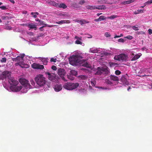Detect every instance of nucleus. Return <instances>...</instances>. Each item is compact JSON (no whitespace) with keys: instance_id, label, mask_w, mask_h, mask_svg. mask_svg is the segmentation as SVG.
<instances>
[{"instance_id":"nucleus-13","label":"nucleus","mask_w":152,"mask_h":152,"mask_svg":"<svg viewBox=\"0 0 152 152\" xmlns=\"http://www.w3.org/2000/svg\"><path fill=\"white\" fill-rule=\"evenodd\" d=\"M56 77V74L53 73H51V75L48 76V78L49 80H54Z\"/></svg>"},{"instance_id":"nucleus-42","label":"nucleus","mask_w":152,"mask_h":152,"mask_svg":"<svg viewBox=\"0 0 152 152\" xmlns=\"http://www.w3.org/2000/svg\"><path fill=\"white\" fill-rule=\"evenodd\" d=\"M152 3V0H151L150 1H147V2H145L144 3V4H146V5L148 4H151Z\"/></svg>"},{"instance_id":"nucleus-21","label":"nucleus","mask_w":152,"mask_h":152,"mask_svg":"<svg viewBox=\"0 0 152 152\" xmlns=\"http://www.w3.org/2000/svg\"><path fill=\"white\" fill-rule=\"evenodd\" d=\"M48 58H42L41 61L42 62L43 64L46 65L48 62Z\"/></svg>"},{"instance_id":"nucleus-40","label":"nucleus","mask_w":152,"mask_h":152,"mask_svg":"<svg viewBox=\"0 0 152 152\" xmlns=\"http://www.w3.org/2000/svg\"><path fill=\"white\" fill-rule=\"evenodd\" d=\"M125 38H127L129 39H132L133 38V37L132 36L129 35L126 37H125Z\"/></svg>"},{"instance_id":"nucleus-49","label":"nucleus","mask_w":152,"mask_h":152,"mask_svg":"<svg viewBox=\"0 0 152 152\" xmlns=\"http://www.w3.org/2000/svg\"><path fill=\"white\" fill-rule=\"evenodd\" d=\"M81 77L83 79H85L86 78V77L85 75H81Z\"/></svg>"},{"instance_id":"nucleus-16","label":"nucleus","mask_w":152,"mask_h":152,"mask_svg":"<svg viewBox=\"0 0 152 152\" xmlns=\"http://www.w3.org/2000/svg\"><path fill=\"white\" fill-rule=\"evenodd\" d=\"M110 78L111 80H113L114 81H118L119 80V79L118 77L111 75L110 76Z\"/></svg>"},{"instance_id":"nucleus-56","label":"nucleus","mask_w":152,"mask_h":152,"mask_svg":"<svg viewBox=\"0 0 152 152\" xmlns=\"http://www.w3.org/2000/svg\"><path fill=\"white\" fill-rule=\"evenodd\" d=\"M39 23H40V24H42V25H44V26H45V24L44 23V21H42V20H40Z\"/></svg>"},{"instance_id":"nucleus-38","label":"nucleus","mask_w":152,"mask_h":152,"mask_svg":"<svg viewBox=\"0 0 152 152\" xmlns=\"http://www.w3.org/2000/svg\"><path fill=\"white\" fill-rule=\"evenodd\" d=\"M104 35H105V37H110V36H111V35L108 32H106L105 33Z\"/></svg>"},{"instance_id":"nucleus-9","label":"nucleus","mask_w":152,"mask_h":152,"mask_svg":"<svg viewBox=\"0 0 152 152\" xmlns=\"http://www.w3.org/2000/svg\"><path fill=\"white\" fill-rule=\"evenodd\" d=\"M9 82L10 84L14 86H16L18 83V82L12 77H11L9 80Z\"/></svg>"},{"instance_id":"nucleus-24","label":"nucleus","mask_w":152,"mask_h":152,"mask_svg":"<svg viewBox=\"0 0 152 152\" xmlns=\"http://www.w3.org/2000/svg\"><path fill=\"white\" fill-rule=\"evenodd\" d=\"M78 22L81 25H83L84 24L88 23L89 22L85 20H82L80 21H79Z\"/></svg>"},{"instance_id":"nucleus-59","label":"nucleus","mask_w":152,"mask_h":152,"mask_svg":"<svg viewBox=\"0 0 152 152\" xmlns=\"http://www.w3.org/2000/svg\"><path fill=\"white\" fill-rule=\"evenodd\" d=\"M107 83L110 84H112V83L109 80H107Z\"/></svg>"},{"instance_id":"nucleus-14","label":"nucleus","mask_w":152,"mask_h":152,"mask_svg":"<svg viewBox=\"0 0 152 152\" xmlns=\"http://www.w3.org/2000/svg\"><path fill=\"white\" fill-rule=\"evenodd\" d=\"M25 56V55L24 54H21L20 56H18L16 57L17 59V62H20L21 61H23V57Z\"/></svg>"},{"instance_id":"nucleus-58","label":"nucleus","mask_w":152,"mask_h":152,"mask_svg":"<svg viewBox=\"0 0 152 152\" xmlns=\"http://www.w3.org/2000/svg\"><path fill=\"white\" fill-rule=\"evenodd\" d=\"M17 59L16 58H12V60L13 61H17Z\"/></svg>"},{"instance_id":"nucleus-8","label":"nucleus","mask_w":152,"mask_h":152,"mask_svg":"<svg viewBox=\"0 0 152 152\" xmlns=\"http://www.w3.org/2000/svg\"><path fill=\"white\" fill-rule=\"evenodd\" d=\"M57 73L62 80L65 81H67V80H66L64 77V76L66 75V72L64 69L60 68L58 69Z\"/></svg>"},{"instance_id":"nucleus-33","label":"nucleus","mask_w":152,"mask_h":152,"mask_svg":"<svg viewBox=\"0 0 152 152\" xmlns=\"http://www.w3.org/2000/svg\"><path fill=\"white\" fill-rule=\"evenodd\" d=\"M72 75H71V74H70L69 75H67V78L70 80H73V77H72Z\"/></svg>"},{"instance_id":"nucleus-26","label":"nucleus","mask_w":152,"mask_h":152,"mask_svg":"<svg viewBox=\"0 0 152 152\" xmlns=\"http://www.w3.org/2000/svg\"><path fill=\"white\" fill-rule=\"evenodd\" d=\"M82 61L83 62V60H82ZM82 64V66L87 68H90L91 66L87 62H86V63H84V64H83V63Z\"/></svg>"},{"instance_id":"nucleus-52","label":"nucleus","mask_w":152,"mask_h":152,"mask_svg":"<svg viewBox=\"0 0 152 152\" xmlns=\"http://www.w3.org/2000/svg\"><path fill=\"white\" fill-rule=\"evenodd\" d=\"M148 33L149 34H152V30L151 29H149L148 30Z\"/></svg>"},{"instance_id":"nucleus-36","label":"nucleus","mask_w":152,"mask_h":152,"mask_svg":"<svg viewBox=\"0 0 152 152\" xmlns=\"http://www.w3.org/2000/svg\"><path fill=\"white\" fill-rule=\"evenodd\" d=\"M57 61V59L56 58H51L50 60V61L51 62H56Z\"/></svg>"},{"instance_id":"nucleus-11","label":"nucleus","mask_w":152,"mask_h":152,"mask_svg":"<svg viewBox=\"0 0 152 152\" xmlns=\"http://www.w3.org/2000/svg\"><path fill=\"white\" fill-rule=\"evenodd\" d=\"M56 92H58L61 91L62 89L61 85V84H57L56 85L54 88Z\"/></svg>"},{"instance_id":"nucleus-17","label":"nucleus","mask_w":152,"mask_h":152,"mask_svg":"<svg viewBox=\"0 0 152 152\" xmlns=\"http://www.w3.org/2000/svg\"><path fill=\"white\" fill-rule=\"evenodd\" d=\"M100 4H112V3H109L107 2L106 0H98L97 1Z\"/></svg>"},{"instance_id":"nucleus-18","label":"nucleus","mask_w":152,"mask_h":152,"mask_svg":"<svg viewBox=\"0 0 152 152\" xmlns=\"http://www.w3.org/2000/svg\"><path fill=\"white\" fill-rule=\"evenodd\" d=\"M28 27L30 28V29H34L35 30L37 29L36 25L33 23L28 24Z\"/></svg>"},{"instance_id":"nucleus-53","label":"nucleus","mask_w":152,"mask_h":152,"mask_svg":"<svg viewBox=\"0 0 152 152\" xmlns=\"http://www.w3.org/2000/svg\"><path fill=\"white\" fill-rule=\"evenodd\" d=\"M45 73L46 74L48 75V76H50L51 74V73H50V72H45Z\"/></svg>"},{"instance_id":"nucleus-54","label":"nucleus","mask_w":152,"mask_h":152,"mask_svg":"<svg viewBox=\"0 0 152 152\" xmlns=\"http://www.w3.org/2000/svg\"><path fill=\"white\" fill-rule=\"evenodd\" d=\"M81 37L79 38L78 37H77V36H75V38L76 39H77V40H78V39L81 40Z\"/></svg>"},{"instance_id":"nucleus-51","label":"nucleus","mask_w":152,"mask_h":152,"mask_svg":"<svg viewBox=\"0 0 152 152\" xmlns=\"http://www.w3.org/2000/svg\"><path fill=\"white\" fill-rule=\"evenodd\" d=\"M22 26H28V24L27 23H24L22 24Z\"/></svg>"},{"instance_id":"nucleus-63","label":"nucleus","mask_w":152,"mask_h":152,"mask_svg":"<svg viewBox=\"0 0 152 152\" xmlns=\"http://www.w3.org/2000/svg\"><path fill=\"white\" fill-rule=\"evenodd\" d=\"M35 20L37 21H39V22L41 20H40L38 18L36 19Z\"/></svg>"},{"instance_id":"nucleus-61","label":"nucleus","mask_w":152,"mask_h":152,"mask_svg":"<svg viewBox=\"0 0 152 152\" xmlns=\"http://www.w3.org/2000/svg\"><path fill=\"white\" fill-rule=\"evenodd\" d=\"M9 0L13 4H14L15 2L14 1V0Z\"/></svg>"},{"instance_id":"nucleus-4","label":"nucleus","mask_w":152,"mask_h":152,"mask_svg":"<svg viewBox=\"0 0 152 152\" xmlns=\"http://www.w3.org/2000/svg\"><path fill=\"white\" fill-rule=\"evenodd\" d=\"M35 80L37 84L40 86H43L45 84V78L42 75H37L35 77Z\"/></svg>"},{"instance_id":"nucleus-44","label":"nucleus","mask_w":152,"mask_h":152,"mask_svg":"<svg viewBox=\"0 0 152 152\" xmlns=\"http://www.w3.org/2000/svg\"><path fill=\"white\" fill-rule=\"evenodd\" d=\"M75 43L76 44H82V43L80 41L78 40H77L76 41H75Z\"/></svg>"},{"instance_id":"nucleus-41","label":"nucleus","mask_w":152,"mask_h":152,"mask_svg":"<svg viewBox=\"0 0 152 152\" xmlns=\"http://www.w3.org/2000/svg\"><path fill=\"white\" fill-rule=\"evenodd\" d=\"M30 82H31V85L33 86H34L35 85V84L34 81L33 80H30Z\"/></svg>"},{"instance_id":"nucleus-45","label":"nucleus","mask_w":152,"mask_h":152,"mask_svg":"<svg viewBox=\"0 0 152 152\" xmlns=\"http://www.w3.org/2000/svg\"><path fill=\"white\" fill-rule=\"evenodd\" d=\"M51 69L54 70H56L57 69L56 67L54 65H53L52 66Z\"/></svg>"},{"instance_id":"nucleus-31","label":"nucleus","mask_w":152,"mask_h":152,"mask_svg":"<svg viewBox=\"0 0 152 152\" xmlns=\"http://www.w3.org/2000/svg\"><path fill=\"white\" fill-rule=\"evenodd\" d=\"M132 28L135 31H138L139 29L137 25L133 26L132 27Z\"/></svg>"},{"instance_id":"nucleus-64","label":"nucleus","mask_w":152,"mask_h":152,"mask_svg":"<svg viewBox=\"0 0 152 152\" xmlns=\"http://www.w3.org/2000/svg\"><path fill=\"white\" fill-rule=\"evenodd\" d=\"M34 18H37V15H36L35 14L34 15H33V16Z\"/></svg>"},{"instance_id":"nucleus-35","label":"nucleus","mask_w":152,"mask_h":152,"mask_svg":"<svg viewBox=\"0 0 152 152\" xmlns=\"http://www.w3.org/2000/svg\"><path fill=\"white\" fill-rule=\"evenodd\" d=\"M7 61L6 58L5 57L3 58H2L1 59V62H4L5 63Z\"/></svg>"},{"instance_id":"nucleus-46","label":"nucleus","mask_w":152,"mask_h":152,"mask_svg":"<svg viewBox=\"0 0 152 152\" xmlns=\"http://www.w3.org/2000/svg\"><path fill=\"white\" fill-rule=\"evenodd\" d=\"M118 41L120 42H124V40L123 39L121 38L118 39Z\"/></svg>"},{"instance_id":"nucleus-5","label":"nucleus","mask_w":152,"mask_h":152,"mask_svg":"<svg viewBox=\"0 0 152 152\" xmlns=\"http://www.w3.org/2000/svg\"><path fill=\"white\" fill-rule=\"evenodd\" d=\"M108 67L106 68L103 67H98L97 69V71L95 73L96 75H101L103 72L105 74L107 75L109 73V70H108Z\"/></svg>"},{"instance_id":"nucleus-27","label":"nucleus","mask_w":152,"mask_h":152,"mask_svg":"<svg viewBox=\"0 0 152 152\" xmlns=\"http://www.w3.org/2000/svg\"><path fill=\"white\" fill-rule=\"evenodd\" d=\"M70 74L72 75L75 76L77 74V72L76 71L74 70H72L70 71Z\"/></svg>"},{"instance_id":"nucleus-29","label":"nucleus","mask_w":152,"mask_h":152,"mask_svg":"<svg viewBox=\"0 0 152 152\" xmlns=\"http://www.w3.org/2000/svg\"><path fill=\"white\" fill-rule=\"evenodd\" d=\"M58 6L60 8H62L64 9H65L67 7V6L65 4L63 3L60 4L59 5H58Z\"/></svg>"},{"instance_id":"nucleus-2","label":"nucleus","mask_w":152,"mask_h":152,"mask_svg":"<svg viewBox=\"0 0 152 152\" xmlns=\"http://www.w3.org/2000/svg\"><path fill=\"white\" fill-rule=\"evenodd\" d=\"M82 57L80 55H73L69 58V63L73 66H77L83 64Z\"/></svg>"},{"instance_id":"nucleus-6","label":"nucleus","mask_w":152,"mask_h":152,"mask_svg":"<svg viewBox=\"0 0 152 152\" xmlns=\"http://www.w3.org/2000/svg\"><path fill=\"white\" fill-rule=\"evenodd\" d=\"M11 72L8 71H4L0 75V79L3 80L6 78H8L9 80L11 78Z\"/></svg>"},{"instance_id":"nucleus-60","label":"nucleus","mask_w":152,"mask_h":152,"mask_svg":"<svg viewBox=\"0 0 152 152\" xmlns=\"http://www.w3.org/2000/svg\"><path fill=\"white\" fill-rule=\"evenodd\" d=\"M20 62H18L16 63L15 64V65L16 66H18V65H19L20 66Z\"/></svg>"},{"instance_id":"nucleus-19","label":"nucleus","mask_w":152,"mask_h":152,"mask_svg":"<svg viewBox=\"0 0 152 152\" xmlns=\"http://www.w3.org/2000/svg\"><path fill=\"white\" fill-rule=\"evenodd\" d=\"M106 18L104 16H100L98 19H95L94 21L96 22L100 21L102 20H104L106 19Z\"/></svg>"},{"instance_id":"nucleus-25","label":"nucleus","mask_w":152,"mask_h":152,"mask_svg":"<svg viewBox=\"0 0 152 152\" xmlns=\"http://www.w3.org/2000/svg\"><path fill=\"white\" fill-rule=\"evenodd\" d=\"M89 52L93 53H98V50L97 49H94L93 48H91L90 49Z\"/></svg>"},{"instance_id":"nucleus-22","label":"nucleus","mask_w":152,"mask_h":152,"mask_svg":"<svg viewBox=\"0 0 152 152\" xmlns=\"http://www.w3.org/2000/svg\"><path fill=\"white\" fill-rule=\"evenodd\" d=\"M87 9L88 10H94L96 9V7L95 6L87 5L86 6Z\"/></svg>"},{"instance_id":"nucleus-10","label":"nucleus","mask_w":152,"mask_h":152,"mask_svg":"<svg viewBox=\"0 0 152 152\" xmlns=\"http://www.w3.org/2000/svg\"><path fill=\"white\" fill-rule=\"evenodd\" d=\"M32 67L35 69H42L44 68L43 65H40L36 63H33L31 65Z\"/></svg>"},{"instance_id":"nucleus-30","label":"nucleus","mask_w":152,"mask_h":152,"mask_svg":"<svg viewBox=\"0 0 152 152\" xmlns=\"http://www.w3.org/2000/svg\"><path fill=\"white\" fill-rule=\"evenodd\" d=\"M118 17L117 15H112L111 16L108 17L107 18V19H113L115 18H117Z\"/></svg>"},{"instance_id":"nucleus-37","label":"nucleus","mask_w":152,"mask_h":152,"mask_svg":"<svg viewBox=\"0 0 152 152\" xmlns=\"http://www.w3.org/2000/svg\"><path fill=\"white\" fill-rule=\"evenodd\" d=\"M45 27L47 26V27H54V26H57V25H48L47 24H45Z\"/></svg>"},{"instance_id":"nucleus-48","label":"nucleus","mask_w":152,"mask_h":152,"mask_svg":"<svg viewBox=\"0 0 152 152\" xmlns=\"http://www.w3.org/2000/svg\"><path fill=\"white\" fill-rule=\"evenodd\" d=\"M0 8L1 9L3 10H5L7 9V8L5 6H2L0 7Z\"/></svg>"},{"instance_id":"nucleus-3","label":"nucleus","mask_w":152,"mask_h":152,"mask_svg":"<svg viewBox=\"0 0 152 152\" xmlns=\"http://www.w3.org/2000/svg\"><path fill=\"white\" fill-rule=\"evenodd\" d=\"M78 83H65L63 86L64 88L69 90H72L77 88L79 86Z\"/></svg>"},{"instance_id":"nucleus-28","label":"nucleus","mask_w":152,"mask_h":152,"mask_svg":"<svg viewBox=\"0 0 152 152\" xmlns=\"http://www.w3.org/2000/svg\"><path fill=\"white\" fill-rule=\"evenodd\" d=\"M134 1V0H130L126 1H124L122 2V4H129Z\"/></svg>"},{"instance_id":"nucleus-12","label":"nucleus","mask_w":152,"mask_h":152,"mask_svg":"<svg viewBox=\"0 0 152 152\" xmlns=\"http://www.w3.org/2000/svg\"><path fill=\"white\" fill-rule=\"evenodd\" d=\"M46 2L48 4L57 7L58 6V4L54 1H47Z\"/></svg>"},{"instance_id":"nucleus-34","label":"nucleus","mask_w":152,"mask_h":152,"mask_svg":"<svg viewBox=\"0 0 152 152\" xmlns=\"http://www.w3.org/2000/svg\"><path fill=\"white\" fill-rule=\"evenodd\" d=\"M121 72L118 70H116L115 72V74L116 75H119L121 74Z\"/></svg>"},{"instance_id":"nucleus-15","label":"nucleus","mask_w":152,"mask_h":152,"mask_svg":"<svg viewBox=\"0 0 152 152\" xmlns=\"http://www.w3.org/2000/svg\"><path fill=\"white\" fill-rule=\"evenodd\" d=\"M70 23V21L69 20H61L60 21L56 22V23L60 24H61L63 23Z\"/></svg>"},{"instance_id":"nucleus-32","label":"nucleus","mask_w":152,"mask_h":152,"mask_svg":"<svg viewBox=\"0 0 152 152\" xmlns=\"http://www.w3.org/2000/svg\"><path fill=\"white\" fill-rule=\"evenodd\" d=\"M20 63V66L22 68H24L25 66H24V64L23 61H21L19 62Z\"/></svg>"},{"instance_id":"nucleus-43","label":"nucleus","mask_w":152,"mask_h":152,"mask_svg":"<svg viewBox=\"0 0 152 152\" xmlns=\"http://www.w3.org/2000/svg\"><path fill=\"white\" fill-rule=\"evenodd\" d=\"M85 1L84 0H81L80 1L79 3L80 4L82 5L85 3Z\"/></svg>"},{"instance_id":"nucleus-20","label":"nucleus","mask_w":152,"mask_h":152,"mask_svg":"<svg viewBox=\"0 0 152 152\" xmlns=\"http://www.w3.org/2000/svg\"><path fill=\"white\" fill-rule=\"evenodd\" d=\"M106 9V7L104 5L98 6L96 7V9L104 10Z\"/></svg>"},{"instance_id":"nucleus-23","label":"nucleus","mask_w":152,"mask_h":152,"mask_svg":"<svg viewBox=\"0 0 152 152\" xmlns=\"http://www.w3.org/2000/svg\"><path fill=\"white\" fill-rule=\"evenodd\" d=\"M141 56V55L137 54L134 56L133 58L131 59L132 61H135L138 59Z\"/></svg>"},{"instance_id":"nucleus-1","label":"nucleus","mask_w":152,"mask_h":152,"mask_svg":"<svg viewBox=\"0 0 152 152\" xmlns=\"http://www.w3.org/2000/svg\"><path fill=\"white\" fill-rule=\"evenodd\" d=\"M19 81L23 86H18L16 87L15 88H17V91H19L22 90V92L26 93L29 89L32 88V86L28 83V81L26 79H20Z\"/></svg>"},{"instance_id":"nucleus-62","label":"nucleus","mask_w":152,"mask_h":152,"mask_svg":"<svg viewBox=\"0 0 152 152\" xmlns=\"http://www.w3.org/2000/svg\"><path fill=\"white\" fill-rule=\"evenodd\" d=\"M45 27V26H44L41 27H40L39 28V29L41 30V31H42V29L43 28H44V27Z\"/></svg>"},{"instance_id":"nucleus-7","label":"nucleus","mask_w":152,"mask_h":152,"mask_svg":"<svg viewBox=\"0 0 152 152\" xmlns=\"http://www.w3.org/2000/svg\"><path fill=\"white\" fill-rule=\"evenodd\" d=\"M127 58V56L124 54H121L115 56L114 58L115 60L118 61H125Z\"/></svg>"},{"instance_id":"nucleus-50","label":"nucleus","mask_w":152,"mask_h":152,"mask_svg":"<svg viewBox=\"0 0 152 152\" xmlns=\"http://www.w3.org/2000/svg\"><path fill=\"white\" fill-rule=\"evenodd\" d=\"M124 85H128L129 84V83L128 81L126 80V82L123 83Z\"/></svg>"},{"instance_id":"nucleus-47","label":"nucleus","mask_w":152,"mask_h":152,"mask_svg":"<svg viewBox=\"0 0 152 152\" xmlns=\"http://www.w3.org/2000/svg\"><path fill=\"white\" fill-rule=\"evenodd\" d=\"M137 13H143V10H137Z\"/></svg>"},{"instance_id":"nucleus-57","label":"nucleus","mask_w":152,"mask_h":152,"mask_svg":"<svg viewBox=\"0 0 152 152\" xmlns=\"http://www.w3.org/2000/svg\"><path fill=\"white\" fill-rule=\"evenodd\" d=\"M91 83L92 85V86H93V85H94V86H95V84H95V83H94V82H93V80H91Z\"/></svg>"},{"instance_id":"nucleus-39","label":"nucleus","mask_w":152,"mask_h":152,"mask_svg":"<svg viewBox=\"0 0 152 152\" xmlns=\"http://www.w3.org/2000/svg\"><path fill=\"white\" fill-rule=\"evenodd\" d=\"M123 34H120V35L118 36V35H115L114 37V38H119L122 37H123Z\"/></svg>"},{"instance_id":"nucleus-55","label":"nucleus","mask_w":152,"mask_h":152,"mask_svg":"<svg viewBox=\"0 0 152 152\" xmlns=\"http://www.w3.org/2000/svg\"><path fill=\"white\" fill-rule=\"evenodd\" d=\"M7 17H8L7 16H2L1 17V18L3 20H5Z\"/></svg>"}]
</instances>
